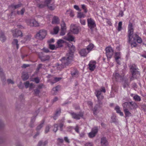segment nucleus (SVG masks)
Wrapping results in <instances>:
<instances>
[{
	"mask_svg": "<svg viewBox=\"0 0 146 146\" xmlns=\"http://www.w3.org/2000/svg\"><path fill=\"white\" fill-rule=\"evenodd\" d=\"M128 37L129 42L130 44L131 47H135L137 45L136 41L139 43L142 42L141 38L136 34L133 35V29L132 24L129 23L128 27Z\"/></svg>",
	"mask_w": 146,
	"mask_h": 146,
	"instance_id": "f257e3e1",
	"label": "nucleus"
},
{
	"mask_svg": "<svg viewBox=\"0 0 146 146\" xmlns=\"http://www.w3.org/2000/svg\"><path fill=\"white\" fill-rule=\"evenodd\" d=\"M68 46L71 52L68 53L65 57H63L60 60L62 64L60 65H58V68L59 70L60 69L59 68L60 67H61L62 68H63L64 66L68 65L73 58V52L74 50L75 47L72 44H68Z\"/></svg>",
	"mask_w": 146,
	"mask_h": 146,
	"instance_id": "f03ea898",
	"label": "nucleus"
},
{
	"mask_svg": "<svg viewBox=\"0 0 146 146\" xmlns=\"http://www.w3.org/2000/svg\"><path fill=\"white\" fill-rule=\"evenodd\" d=\"M44 1V5H38V6L40 8H42L45 6H47L49 9L51 10H54L55 7L53 3L51 2V0H43Z\"/></svg>",
	"mask_w": 146,
	"mask_h": 146,
	"instance_id": "7ed1b4c3",
	"label": "nucleus"
},
{
	"mask_svg": "<svg viewBox=\"0 0 146 146\" xmlns=\"http://www.w3.org/2000/svg\"><path fill=\"white\" fill-rule=\"evenodd\" d=\"M130 68L133 78H136L138 76L140 75V73L137 69V66L135 64L131 66Z\"/></svg>",
	"mask_w": 146,
	"mask_h": 146,
	"instance_id": "20e7f679",
	"label": "nucleus"
},
{
	"mask_svg": "<svg viewBox=\"0 0 146 146\" xmlns=\"http://www.w3.org/2000/svg\"><path fill=\"white\" fill-rule=\"evenodd\" d=\"M46 35V31L45 30H41L37 33L35 37L37 39L42 40L45 37Z\"/></svg>",
	"mask_w": 146,
	"mask_h": 146,
	"instance_id": "39448f33",
	"label": "nucleus"
},
{
	"mask_svg": "<svg viewBox=\"0 0 146 146\" xmlns=\"http://www.w3.org/2000/svg\"><path fill=\"white\" fill-rule=\"evenodd\" d=\"M106 54L108 58H110L113 56V50L110 46L107 47L106 48Z\"/></svg>",
	"mask_w": 146,
	"mask_h": 146,
	"instance_id": "423d86ee",
	"label": "nucleus"
},
{
	"mask_svg": "<svg viewBox=\"0 0 146 146\" xmlns=\"http://www.w3.org/2000/svg\"><path fill=\"white\" fill-rule=\"evenodd\" d=\"M27 24L30 26L32 27H38L39 26V24L35 19H28L26 21Z\"/></svg>",
	"mask_w": 146,
	"mask_h": 146,
	"instance_id": "0eeeda50",
	"label": "nucleus"
},
{
	"mask_svg": "<svg viewBox=\"0 0 146 146\" xmlns=\"http://www.w3.org/2000/svg\"><path fill=\"white\" fill-rule=\"evenodd\" d=\"M102 92L104 93L106 92V90L104 87H102L100 90H96L95 92V94L99 100H100L103 98V96L101 93Z\"/></svg>",
	"mask_w": 146,
	"mask_h": 146,
	"instance_id": "6e6552de",
	"label": "nucleus"
},
{
	"mask_svg": "<svg viewBox=\"0 0 146 146\" xmlns=\"http://www.w3.org/2000/svg\"><path fill=\"white\" fill-rule=\"evenodd\" d=\"M88 25L90 29L94 28L96 26V24L94 21L91 18L87 19Z\"/></svg>",
	"mask_w": 146,
	"mask_h": 146,
	"instance_id": "1a4fd4ad",
	"label": "nucleus"
},
{
	"mask_svg": "<svg viewBox=\"0 0 146 146\" xmlns=\"http://www.w3.org/2000/svg\"><path fill=\"white\" fill-rule=\"evenodd\" d=\"M70 31L74 34H77L79 33V29L78 27L73 24H72L70 25Z\"/></svg>",
	"mask_w": 146,
	"mask_h": 146,
	"instance_id": "9d476101",
	"label": "nucleus"
},
{
	"mask_svg": "<svg viewBox=\"0 0 146 146\" xmlns=\"http://www.w3.org/2000/svg\"><path fill=\"white\" fill-rule=\"evenodd\" d=\"M96 62L95 61H90L89 65V68L91 71L94 70L96 67Z\"/></svg>",
	"mask_w": 146,
	"mask_h": 146,
	"instance_id": "9b49d317",
	"label": "nucleus"
},
{
	"mask_svg": "<svg viewBox=\"0 0 146 146\" xmlns=\"http://www.w3.org/2000/svg\"><path fill=\"white\" fill-rule=\"evenodd\" d=\"M98 132V129L96 127L93 128L91 132L89 133L88 136L90 138L94 137Z\"/></svg>",
	"mask_w": 146,
	"mask_h": 146,
	"instance_id": "f8f14e48",
	"label": "nucleus"
},
{
	"mask_svg": "<svg viewBox=\"0 0 146 146\" xmlns=\"http://www.w3.org/2000/svg\"><path fill=\"white\" fill-rule=\"evenodd\" d=\"M113 79L114 80L119 81L120 80H122L123 79V78L118 73H115L113 74Z\"/></svg>",
	"mask_w": 146,
	"mask_h": 146,
	"instance_id": "ddd939ff",
	"label": "nucleus"
},
{
	"mask_svg": "<svg viewBox=\"0 0 146 146\" xmlns=\"http://www.w3.org/2000/svg\"><path fill=\"white\" fill-rule=\"evenodd\" d=\"M12 32L13 35L14 37H17L20 36H22V32L17 29L13 30L12 31Z\"/></svg>",
	"mask_w": 146,
	"mask_h": 146,
	"instance_id": "4468645a",
	"label": "nucleus"
},
{
	"mask_svg": "<svg viewBox=\"0 0 146 146\" xmlns=\"http://www.w3.org/2000/svg\"><path fill=\"white\" fill-rule=\"evenodd\" d=\"M64 39L68 41L75 42V41L74 40V37L73 36L70 35L69 33H68L66 36H64Z\"/></svg>",
	"mask_w": 146,
	"mask_h": 146,
	"instance_id": "2eb2a0df",
	"label": "nucleus"
},
{
	"mask_svg": "<svg viewBox=\"0 0 146 146\" xmlns=\"http://www.w3.org/2000/svg\"><path fill=\"white\" fill-rule=\"evenodd\" d=\"M89 53L87 50L86 49H82L79 51V53L82 56H86Z\"/></svg>",
	"mask_w": 146,
	"mask_h": 146,
	"instance_id": "dca6fc26",
	"label": "nucleus"
},
{
	"mask_svg": "<svg viewBox=\"0 0 146 146\" xmlns=\"http://www.w3.org/2000/svg\"><path fill=\"white\" fill-rule=\"evenodd\" d=\"M70 114L72 115L73 118L74 119H78L80 118L82 116H83V113H81L80 115L76 114V113H71Z\"/></svg>",
	"mask_w": 146,
	"mask_h": 146,
	"instance_id": "f3484780",
	"label": "nucleus"
},
{
	"mask_svg": "<svg viewBox=\"0 0 146 146\" xmlns=\"http://www.w3.org/2000/svg\"><path fill=\"white\" fill-rule=\"evenodd\" d=\"M121 55L120 52H116L115 54V59L117 62L119 64L120 63L118 60L121 59Z\"/></svg>",
	"mask_w": 146,
	"mask_h": 146,
	"instance_id": "a211bd4d",
	"label": "nucleus"
},
{
	"mask_svg": "<svg viewBox=\"0 0 146 146\" xmlns=\"http://www.w3.org/2000/svg\"><path fill=\"white\" fill-rule=\"evenodd\" d=\"M59 30V27L58 26H56L53 28V30L51 31L50 33L53 35L56 34L58 33Z\"/></svg>",
	"mask_w": 146,
	"mask_h": 146,
	"instance_id": "6ab92c4d",
	"label": "nucleus"
},
{
	"mask_svg": "<svg viewBox=\"0 0 146 146\" xmlns=\"http://www.w3.org/2000/svg\"><path fill=\"white\" fill-rule=\"evenodd\" d=\"M60 23V20L56 16H54L52 21V23L53 24H58Z\"/></svg>",
	"mask_w": 146,
	"mask_h": 146,
	"instance_id": "aec40b11",
	"label": "nucleus"
},
{
	"mask_svg": "<svg viewBox=\"0 0 146 146\" xmlns=\"http://www.w3.org/2000/svg\"><path fill=\"white\" fill-rule=\"evenodd\" d=\"M101 144L102 146H108V142L105 138L104 137L101 139Z\"/></svg>",
	"mask_w": 146,
	"mask_h": 146,
	"instance_id": "412c9836",
	"label": "nucleus"
},
{
	"mask_svg": "<svg viewBox=\"0 0 146 146\" xmlns=\"http://www.w3.org/2000/svg\"><path fill=\"white\" fill-rule=\"evenodd\" d=\"M65 42L63 40L61 39H59L58 40L57 42V46L58 48L62 46L63 44Z\"/></svg>",
	"mask_w": 146,
	"mask_h": 146,
	"instance_id": "4be33fe9",
	"label": "nucleus"
},
{
	"mask_svg": "<svg viewBox=\"0 0 146 146\" xmlns=\"http://www.w3.org/2000/svg\"><path fill=\"white\" fill-rule=\"evenodd\" d=\"M115 110L116 111L117 113H119L121 116L123 115V113L120 110V107L118 106H116L115 108Z\"/></svg>",
	"mask_w": 146,
	"mask_h": 146,
	"instance_id": "5701e85b",
	"label": "nucleus"
},
{
	"mask_svg": "<svg viewBox=\"0 0 146 146\" xmlns=\"http://www.w3.org/2000/svg\"><path fill=\"white\" fill-rule=\"evenodd\" d=\"M66 14L70 15L71 17H73L74 16V12L71 9H69L67 11Z\"/></svg>",
	"mask_w": 146,
	"mask_h": 146,
	"instance_id": "b1692460",
	"label": "nucleus"
},
{
	"mask_svg": "<svg viewBox=\"0 0 146 146\" xmlns=\"http://www.w3.org/2000/svg\"><path fill=\"white\" fill-rule=\"evenodd\" d=\"M124 110L125 115V117H129L131 116V114L129 111L127 109H124Z\"/></svg>",
	"mask_w": 146,
	"mask_h": 146,
	"instance_id": "393cba45",
	"label": "nucleus"
},
{
	"mask_svg": "<svg viewBox=\"0 0 146 146\" xmlns=\"http://www.w3.org/2000/svg\"><path fill=\"white\" fill-rule=\"evenodd\" d=\"M133 94H131V96L133 97L134 99L136 101H140L141 99L140 97L137 95H135L133 96Z\"/></svg>",
	"mask_w": 146,
	"mask_h": 146,
	"instance_id": "a878e982",
	"label": "nucleus"
},
{
	"mask_svg": "<svg viewBox=\"0 0 146 146\" xmlns=\"http://www.w3.org/2000/svg\"><path fill=\"white\" fill-rule=\"evenodd\" d=\"M94 45L92 44H90L87 47L86 50L89 53L94 48Z\"/></svg>",
	"mask_w": 146,
	"mask_h": 146,
	"instance_id": "bb28decb",
	"label": "nucleus"
},
{
	"mask_svg": "<svg viewBox=\"0 0 146 146\" xmlns=\"http://www.w3.org/2000/svg\"><path fill=\"white\" fill-rule=\"evenodd\" d=\"M22 77L23 80H26L29 78L28 75L27 73L23 72V73Z\"/></svg>",
	"mask_w": 146,
	"mask_h": 146,
	"instance_id": "cd10ccee",
	"label": "nucleus"
},
{
	"mask_svg": "<svg viewBox=\"0 0 146 146\" xmlns=\"http://www.w3.org/2000/svg\"><path fill=\"white\" fill-rule=\"evenodd\" d=\"M25 87L26 88L29 87L30 89L32 88H33V84L31 83L29 84V82H27L25 83Z\"/></svg>",
	"mask_w": 146,
	"mask_h": 146,
	"instance_id": "c85d7f7f",
	"label": "nucleus"
},
{
	"mask_svg": "<svg viewBox=\"0 0 146 146\" xmlns=\"http://www.w3.org/2000/svg\"><path fill=\"white\" fill-rule=\"evenodd\" d=\"M18 41L17 39H15L12 42V44L14 46H16L17 48L18 49L19 48V44L18 43Z\"/></svg>",
	"mask_w": 146,
	"mask_h": 146,
	"instance_id": "c756f323",
	"label": "nucleus"
},
{
	"mask_svg": "<svg viewBox=\"0 0 146 146\" xmlns=\"http://www.w3.org/2000/svg\"><path fill=\"white\" fill-rule=\"evenodd\" d=\"M61 29H64L66 30L67 27L65 23L62 21L60 23Z\"/></svg>",
	"mask_w": 146,
	"mask_h": 146,
	"instance_id": "7c9ffc66",
	"label": "nucleus"
},
{
	"mask_svg": "<svg viewBox=\"0 0 146 146\" xmlns=\"http://www.w3.org/2000/svg\"><path fill=\"white\" fill-rule=\"evenodd\" d=\"M85 16V15L82 13L80 12L78 13L77 17L78 18H84Z\"/></svg>",
	"mask_w": 146,
	"mask_h": 146,
	"instance_id": "2f4dec72",
	"label": "nucleus"
},
{
	"mask_svg": "<svg viewBox=\"0 0 146 146\" xmlns=\"http://www.w3.org/2000/svg\"><path fill=\"white\" fill-rule=\"evenodd\" d=\"M42 61H44L48 60L50 59V57L48 56H44L40 58Z\"/></svg>",
	"mask_w": 146,
	"mask_h": 146,
	"instance_id": "473e14b6",
	"label": "nucleus"
},
{
	"mask_svg": "<svg viewBox=\"0 0 146 146\" xmlns=\"http://www.w3.org/2000/svg\"><path fill=\"white\" fill-rule=\"evenodd\" d=\"M5 39L6 38L4 35L3 33L1 34L0 37V40L2 42H3L5 41Z\"/></svg>",
	"mask_w": 146,
	"mask_h": 146,
	"instance_id": "72a5a7b5",
	"label": "nucleus"
},
{
	"mask_svg": "<svg viewBox=\"0 0 146 146\" xmlns=\"http://www.w3.org/2000/svg\"><path fill=\"white\" fill-rule=\"evenodd\" d=\"M49 47L50 49L53 50L56 49L58 48L57 46H55L54 45L50 44Z\"/></svg>",
	"mask_w": 146,
	"mask_h": 146,
	"instance_id": "f704fd0d",
	"label": "nucleus"
},
{
	"mask_svg": "<svg viewBox=\"0 0 146 146\" xmlns=\"http://www.w3.org/2000/svg\"><path fill=\"white\" fill-rule=\"evenodd\" d=\"M82 8L84 10V11L85 13H86L88 10L86 8V6L84 4H82L81 5Z\"/></svg>",
	"mask_w": 146,
	"mask_h": 146,
	"instance_id": "c9c22d12",
	"label": "nucleus"
},
{
	"mask_svg": "<svg viewBox=\"0 0 146 146\" xmlns=\"http://www.w3.org/2000/svg\"><path fill=\"white\" fill-rule=\"evenodd\" d=\"M66 32V30L64 29H61V31L60 32V35L61 36H63L64 35Z\"/></svg>",
	"mask_w": 146,
	"mask_h": 146,
	"instance_id": "e433bc0d",
	"label": "nucleus"
},
{
	"mask_svg": "<svg viewBox=\"0 0 146 146\" xmlns=\"http://www.w3.org/2000/svg\"><path fill=\"white\" fill-rule=\"evenodd\" d=\"M122 22L121 21L119 22L118 23V25L117 27V30L119 31H120L122 29Z\"/></svg>",
	"mask_w": 146,
	"mask_h": 146,
	"instance_id": "4c0bfd02",
	"label": "nucleus"
},
{
	"mask_svg": "<svg viewBox=\"0 0 146 146\" xmlns=\"http://www.w3.org/2000/svg\"><path fill=\"white\" fill-rule=\"evenodd\" d=\"M30 39V36H27L24 39V40L23 41V42L25 43L29 41Z\"/></svg>",
	"mask_w": 146,
	"mask_h": 146,
	"instance_id": "58836bf2",
	"label": "nucleus"
},
{
	"mask_svg": "<svg viewBox=\"0 0 146 146\" xmlns=\"http://www.w3.org/2000/svg\"><path fill=\"white\" fill-rule=\"evenodd\" d=\"M80 22L82 25H85L86 23V21L84 19H80Z\"/></svg>",
	"mask_w": 146,
	"mask_h": 146,
	"instance_id": "ea45409f",
	"label": "nucleus"
},
{
	"mask_svg": "<svg viewBox=\"0 0 146 146\" xmlns=\"http://www.w3.org/2000/svg\"><path fill=\"white\" fill-rule=\"evenodd\" d=\"M58 125L57 124H56L54 125V127L53 129V131L56 132L58 130Z\"/></svg>",
	"mask_w": 146,
	"mask_h": 146,
	"instance_id": "a19ab883",
	"label": "nucleus"
},
{
	"mask_svg": "<svg viewBox=\"0 0 146 146\" xmlns=\"http://www.w3.org/2000/svg\"><path fill=\"white\" fill-rule=\"evenodd\" d=\"M74 8L76 10L79 11H81V10L80 9L79 6L76 5H75L74 6Z\"/></svg>",
	"mask_w": 146,
	"mask_h": 146,
	"instance_id": "79ce46f5",
	"label": "nucleus"
},
{
	"mask_svg": "<svg viewBox=\"0 0 146 146\" xmlns=\"http://www.w3.org/2000/svg\"><path fill=\"white\" fill-rule=\"evenodd\" d=\"M31 80L34 81L36 83H38L39 82V80L38 78H35L34 80Z\"/></svg>",
	"mask_w": 146,
	"mask_h": 146,
	"instance_id": "37998d69",
	"label": "nucleus"
},
{
	"mask_svg": "<svg viewBox=\"0 0 146 146\" xmlns=\"http://www.w3.org/2000/svg\"><path fill=\"white\" fill-rule=\"evenodd\" d=\"M61 79V78H54V82L53 83H55Z\"/></svg>",
	"mask_w": 146,
	"mask_h": 146,
	"instance_id": "c03bdc74",
	"label": "nucleus"
},
{
	"mask_svg": "<svg viewBox=\"0 0 146 146\" xmlns=\"http://www.w3.org/2000/svg\"><path fill=\"white\" fill-rule=\"evenodd\" d=\"M47 142H42V141H40L38 143L39 145L40 146V145H44L45 144H46L47 143Z\"/></svg>",
	"mask_w": 146,
	"mask_h": 146,
	"instance_id": "a18cd8bd",
	"label": "nucleus"
},
{
	"mask_svg": "<svg viewBox=\"0 0 146 146\" xmlns=\"http://www.w3.org/2000/svg\"><path fill=\"white\" fill-rule=\"evenodd\" d=\"M129 104L127 102H125L123 104L122 106L124 108H126L127 107V106Z\"/></svg>",
	"mask_w": 146,
	"mask_h": 146,
	"instance_id": "49530a36",
	"label": "nucleus"
},
{
	"mask_svg": "<svg viewBox=\"0 0 146 146\" xmlns=\"http://www.w3.org/2000/svg\"><path fill=\"white\" fill-rule=\"evenodd\" d=\"M7 82L8 84H13L14 83V82L13 80L10 79L7 80Z\"/></svg>",
	"mask_w": 146,
	"mask_h": 146,
	"instance_id": "de8ad7c7",
	"label": "nucleus"
},
{
	"mask_svg": "<svg viewBox=\"0 0 146 146\" xmlns=\"http://www.w3.org/2000/svg\"><path fill=\"white\" fill-rule=\"evenodd\" d=\"M54 40L53 38H51L50 39V40H48L47 42L48 43H52L54 42Z\"/></svg>",
	"mask_w": 146,
	"mask_h": 146,
	"instance_id": "09e8293b",
	"label": "nucleus"
},
{
	"mask_svg": "<svg viewBox=\"0 0 146 146\" xmlns=\"http://www.w3.org/2000/svg\"><path fill=\"white\" fill-rule=\"evenodd\" d=\"M130 105H132V106H133V108H136L137 106L136 104L135 103H133V104H132L131 103H130Z\"/></svg>",
	"mask_w": 146,
	"mask_h": 146,
	"instance_id": "8fccbe9b",
	"label": "nucleus"
},
{
	"mask_svg": "<svg viewBox=\"0 0 146 146\" xmlns=\"http://www.w3.org/2000/svg\"><path fill=\"white\" fill-rule=\"evenodd\" d=\"M128 86V84L127 82H125L123 83V87L124 88H125Z\"/></svg>",
	"mask_w": 146,
	"mask_h": 146,
	"instance_id": "3c124183",
	"label": "nucleus"
},
{
	"mask_svg": "<svg viewBox=\"0 0 146 146\" xmlns=\"http://www.w3.org/2000/svg\"><path fill=\"white\" fill-rule=\"evenodd\" d=\"M49 129L50 127L49 126H48L46 127L45 130V132L46 133H47L49 131Z\"/></svg>",
	"mask_w": 146,
	"mask_h": 146,
	"instance_id": "603ef678",
	"label": "nucleus"
},
{
	"mask_svg": "<svg viewBox=\"0 0 146 146\" xmlns=\"http://www.w3.org/2000/svg\"><path fill=\"white\" fill-rule=\"evenodd\" d=\"M21 4H18L17 5H15L14 6V7L15 8H18L19 7H21Z\"/></svg>",
	"mask_w": 146,
	"mask_h": 146,
	"instance_id": "864d4df0",
	"label": "nucleus"
},
{
	"mask_svg": "<svg viewBox=\"0 0 146 146\" xmlns=\"http://www.w3.org/2000/svg\"><path fill=\"white\" fill-rule=\"evenodd\" d=\"M58 87L57 86L55 88H54L53 89V90L54 91V92H56L58 91Z\"/></svg>",
	"mask_w": 146,
	"mask_h": 146,
	"instance_id": "5fc2aeb1",
	"label": "nucleus"
},
{
	"mask_svg": "<svg viewBox=\"0 0 146 146\" xmlns=\"http://www.w3.org/2000/svg\"><path fill=\"white\" fill-rule=\"evenodd\" d=\"M119 16H120L121 17H122L123 15V12L121 11L119 12Z\"/></svg>",
	"mask_w": 146,
	"mask_h": 146,
	"instance_id": "6e6d98bb",
	"label": "nucleus"
},
{
	"mask_svg": "<svg viewBox=\"0 0 146 146\" xmlns=\"http://www.w3.org/2000/svg\"><path fill=\"white\" fill-rule=\"evenodd\" d=\"M78 129L79 128L78 126H76V127L74 128L75 130L77 133L79 132Z\"/></svg>",
	"mask_w": 146,
	"mask_h": 146,
	"instance_id": "4d7b16f0",
	"label": "nucleus"
},
{
	"mask_svg": "<svg viewBox=\"0 0 146 146\" xmlns=\"http://www.w3.org/2000/svg\"><path fill=\"white\" fill-rule=\"evenodd\" d=\"M43 50V51L45 52H49V50L48 48H44Z\"/></svg>",
	"mask_w": 146,
	"mask_h": 146,
	"instance_id": "13d9d810",
	"label": "nucleus"
},
{
	"mask_svg": "<svg viewBox=\"0 0 146 146\" xmlns=\"http://www.w3.org/2000/svg\"><path fill=\"white\" fill-rule=\"evenodd\" d=\"M85 146H93L92 144L91 143H86L85 145Z\"/></svg>",
	"mask_w": 146,
	"mask_h": 146,
	"instance_id": "bf43d9fd",
	"label": "nucleus"
},
{
	"mask_svg": "<svg viewBox=\"0 0 146 146\" xmlns=\"http://www.w3.org/2000/svg\"><path fill=\"white\" fill-rule=\"evenodd\" d=\"M42 124H41L39 126H38L37 127V129L38 130L41 128L42 127Z\"/></svg>",
	"mask_w": 146,
	"mask_h": 146,
	"instance_id": "052dcab7",
	"label": "nucleus"
},
{
	"mask_svg": "<svg viewBox=\"0 0 146 146\" xmlns=\"http://www.w3.org/2000/svg\"><path fill=\"white\" fill-rule=\"evenodd\" d=\"M25 9L24 8L22 9L21 11V14L22 15H23L25 11Z\"/></svg>",
	"mask_w": 146,
	"mask_h": 146,
	"instance_id": "680f3d73",
	"label": "nucleus"
},
{
	"mask_svg": "<svg viewBox=\"0 0 146 146\" xmlns=\"http://www.w3.org/2000/svg\"><path fill=\"white\" fill-rule=\"evenodd\" d=\"M64 139L65 141L67 142H68V143L69 142V139H68L67 137H65L64 138Z\"/></svg>",
	"mask_w": 146,
	"mask_h": 146,
	"instance_id": "e2e57ef3",
	"label": "nucleus"
},
{
	"mask_svg": "<svg viewBox=\"0 0 146 146\" xmlns=\"http://www.w3.org/2000/svg\"><path fill=\"white\" fill-rule=\"evenodd\" d=\"M39 91L38 89H36L35 90V94H38Z\"/></svg>",
	"mask_w": 146,
	"mask_h": 146,
	"instance_id": "0e129e2a",
	"label": "nucleus"
},
{
	"mask_svg": "<svg viewBox=\"0 0 146 146\" xmlns=\"http://www.w3.org/2000/svg\"><path fill=\"white\" fill-rule=\"evenodd\" d=\"M29 66L28 64H23L22 66L23 68H25Z\"/></svg>",
	"mask_w": 146,
	"mask_h": 146,
	"instance_id": "69168bd1",
	"label": "nucleus"
},
{
	"mask_svg": "<svg viewBox=\"0 0 146 146\" xmlns=\"http://www.w3.org/2000/svg\"><path fill=\"white\" fill-rule=\"evenodd\" d=\"M97 111V109L94 108L93 110V112L94 114H96V111Z\"/></svg>",
	"mask_w": 146,
	"mask_h": 146,
	"instance_id": "338daca9",
	"label": "nucleus"
},
{
	"mask_svg": "<svg viewBox=\"0 0 146 146\" xmlns=\"http://www.w3.org/2000/svg\"><path fill=\"white\" fill-rule=\"evenodd\" d=\"M141 56L144 58H146V52H145V53L141 55Z\"/></svg>",
	"mask_w": 146,
	"mask_h": 146,
	"instance_id": "774afa93",
	"label": "nucleus"
}]
</instances>
